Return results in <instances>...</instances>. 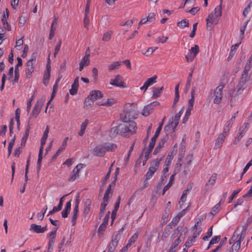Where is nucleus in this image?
Wrapping results in <instances>:
<instances>
[{
  "label": "nucleus",
  "instance_id": "obj_50",
  "mask_svg": "<svg viewBox=\"0 0 252 252\" xmlns=\"http://www.w3.org/2000/svg\"><path fill=\"white\" fill-rule=\"evenodd\" d=\"M118 244L115 242H111L108 245L107 252H113L117 247Z\"/></svg>",
  "mask_w": 252,
  "mask_h": 252
},
{
  "label": "nucleus",
  "instance_id": "obj_29",
  "mask_svg": "<svg viewBox=\"0 0 252 252\" xmlns=\"http://www.w3.org/2000/svg\"><path fill=\"white\" fill-rule=\"evenodd\" d=\"M105 152H114L117 148V146L114 143H107L103 144Z\"/></svg>",
  "mask_w": 252,
  "mask_h": 252
},
{
  "label": "nucleus",
  "instance_id": "obj_25",
  "mask_svg": "<svg viewBox=\"0 0 252 252\" xmlns=\"http://www.w3.org/2000/svg\"><path fill=\"white\" fill-rule=\"evenodd\" d=\"M57 23L58 18L55 17L53 19L51 24V30L49 37V39H52L55 34V31L56 30Z\"/></svg>",
  "mask_w": 252,
  "mask_h": 252
},
{
  "label": "nucleus",
  "instance_id": "obj_20",
  "mask_svg": "<svg viewBox=\"0 0 252 252\" xmlns=\"http://www.w3.org/2000/svg\"><path fill=\"white\" fill-rule=\"evenodd\" d=\"M227 135L224 134V133L222 132L219 135L216 140V142L214 145L215 149L219 148L222 146L223 142L224 141L225 138Z\"/></svg>",
  "mask_w": 252,
  "mask_h": 252
},
{
  "label": "nucleus",
  "instance_id": "obj_7",
  "mask_svg": "<svg viewBox=\"0 0 252 252\" xmlns=\"http://www.w3.org/2000/svg\"><path fill=\"white\" fill-rule=\"evenodd\" d=\"M45 98L44 97H42V98H41L40 99L36 101L32 110V112L30 114V119L35 118L37 117L43 105V104L45 102Z\"/></svg>",
  "mask_w": 252,
  "mask_h": 252
},
{
  "label": "nucleus",
  "instance_id": "obj_8",
  "mask_svg": "<svg viewBox=\"0 0 252 252\" xmlns=\"http://www.w3.org/2000/svg\"><path fill=\"white\" fill-rule=\"evenodd\" d=\"M249 124L248 123H245L243 125L240 127L239 129V132L237 133L235 137L233 143L235 145H237L241 140L242 137L245 134L246 131L249 129Z\"/></svg>",
  "mask_w": 252,
  "mask_h": 252
},
{
  "label": "nucleus",
  "instance_id": "obj_16",
  "mask_svg": "<svg viewBox=\"0 0 252 252\" xmlns=\"http://www.w3.org/2000/svg\"><path fill=\"white\" fill-rule=\"evenodd\" d=\"M103 144L97 145L93 150V154L97 157H103L106 153Z\"/></svg>",
  "mask_w": 252,
  "mask_h": 252
},
{
  "label": "nucleus",
  "instance_id": "obj_4",
  "mask_svg": "<svg viewBox=\"0 0 252 252\" xmlns=\"http://www.w3.org/2000/svg\"><path fill=\"white\" fill-rule=\"evenodd\" d=\"M245 236V231L240 232L238 229L236 230L232 237L229 240V244L234 242L231 249H233L234 252H237L240 247L242 241Z\"/></svg>",
  "mask_w": 252,
  "mask_h": 252
},
{
  "label": "nucleus",
  "instance_id": "obj_44",
  "mask_svg": "<svg viewBox=\"0 0 252 252\" xmlns=\"http://www.w3.org/2000/svg\"><path fill=\"white\" fill-rule=\"evenodd\" d=\"M112 33H113V32L111 31H109L107 32H106L104 33L103 35L102 40L104 41H109L111 38Z\"/></svg>",
  "mask_w": 252,
  "mask_h": 252
},
{
  "label": "nucleus",
  "instance_id": "obj_36",
  "mask_svg": "<svg viewBox=\"0 0 252 252\" xmlns=\"http://www.w3.org/2000/svg\"><path fill=\"white\" fill-rule=\"evenodd\" d=\"M116 102L115 99L111 98H108L106 101L103 102H98V105H103V106H111Z\"/></svg>",
  "mask_w": 252,
  "mask_h": 252
},
{
  "label": "nucleus",
  "instance_id": "obj_41",
  "mask_svg": "<svg viewBox=\"0 0 252 252\" xmlns=\"http://www.w3.org/2000/svg\"><path fill=\"white\" fill-rule=\"evenodd\" d=\"M122 62H115L108 65V67L109 70H113L119 68L122 64Z\"/></svg>",
  "mask_w": 252,
  "mask_h": 252
},
{
  "label": "nucleus",
  "instance_id": "obj_19",
  "mask_svg": "<svg viewBox=\"0 0 252 252\" xmlns=\"http://www.w3.org/2000/svg\"><path fill=\"white\" fill-rule=\"evenodd\" d=\"M183 109L180 110L178 113H176L174 117L172 118V120L171 123L174 125L173 126V131H175L177 126L179 124V121L180 119L181 116L183 113Z\"/></svg>",
  "mask_w": 252,
  "mask_h": 252
},
{
  "label": "nucleus",
  "instance_id": "obj_40",
  "mask_svg": "<svg viewBox=\"0 0 252 252\" xmlns=\"http://www.w3.org/2000/svg\"><path fill=\"white\" fill-rule=\"evenodd\" d=\"M164 143H165V141L163 139V140H161L159 142L158 146L156 147V148H155V149L154 150V155H157V154H158L159 152L160 149L162 147H163V146L164 145Z\"/></svg>",
  "mask_w": 252,
  "mask_h": 252
},
{
  "label": "nucleus",
  "instance_id": "obj_33",
  "mask_svg": "<svg viewBox=\"0 0 252 252\" xmlns=\"http://www.w3.org/2000/svg\"><path fill=\"white\" fill-rule=\"evenodd\" d=\"M56 231L57 230H55L54 231H52L49 233L50 235V239L48 243V245L50 246H53L55 242L56 236Z\"/></svg>",
  "mask_w": 252,
  "mask_h": 252
},
{
  "label": "nucleus",
  "instance_id": "obj_13",
  "mask_svg": "<svg viewBox=\"0 0 252 252\" xmlns=\"http://www.w3.org/2000/svg\"><path fill=\"white\" fill-rule=\"evenodd\" d=\"M157 76L155 75L146 80L143 85L140 88V90L145 92L147 89L157 82Z\"/></svg>",
  "mask_w": 252,
  "mask_h": 252
},
{
  "label": "nucleus",
  "instance_id": "obj_46",
  "mask_svg": "<svg viewBox=\"0 0 252 252\" xmlns=\"http://www.w3.org/2000/svg\"><path fill=\"white\" fill-rule=\"evenodd\" d=\"M112 193L111 191V187L110 185L107 189L105 191V192L104 194V196L103 198V200H106L108 202L109 198V194Z\"/></svg>",
  "mask_w": 252,
  "mask_h": 252
},
{
  "label": "nucleus",
  "instance_id": "obj_56",
  "mask_svg": "<svg viewBox=\"0 0 252 252\" xmlns=\"http://www.w3.org/2000/svg\"><path fill=\"white\" fill-rule=\"evenodd\" d=\"M193 104H194V103H193L188 102V107L187 109L186 110L185 115L190 116V114H191V111L193 109Z\"/></svg>",
  "mask_w": 252,
  "mask_h": 252
},
{
  "label": "nucleus",
  "instance_id": "obj_45",
  "mask_svg": "<svg viewBox=\"0 0 252 252\" xmlns=\"http://www.w3.org/2000/svg\"><path fill=\"white\" fill-rule=\"evenodd\" d=\"M192 71L190 72L189 74L188 77L187 78V83L185 86L186 91L187 92L189 89L191 80H192Z\"/></svg>",
  "mask_w": 252,
  "mask_h": 252
},
{
  "label": "nucleus",
  "instance_id": "obj_64",
  "mask_svg": "<svg viewBox=\"0 0 252 252\" xmlns=\"http://www.w3.org/2000/svg\"><path fill=\"white\" fill-rule=\"evenodd\" d=\"M168 37L167 36H164L163 35L159 36L157 38V41L158 43H164L168 40Z\"/></svg>",
  "mask_w": 252,
  "mask_h": 252
},
{
  "label": "nucleus",
  "instance_id": "obj_5",
  "mask_svg": "<svg viewBox=\"0 0 252 252\" xmlns=\"http://www.w3.org/2000/svg\"><path fill=\"white\" fill-rule=\"evenodd\" d=\"M162 159V158H157L152 161L148 171L144 176V179H145L146 180H149L153 177L158 169Z\"/></svg>",
  "mask_w": 252,
  "mask_h": 252
},
{
  "label": "nucleus",
  "instance_id": "obj_63",
  "mask_svg": "<svg viewBox=\"0 0 252 252\" xmlns=\"http://www.w3.org/2000/svg\"><path fill=\"white\" fill-rule=\"evenodd\" d=\"M220 239V236H215L213 237L210 242V245L217 244Z\"/></svg>",
  "mask_w": 252,
  "mask_h": 252
},
{
  "label": "nucleus",
  "instance_id": "obj_3",
  "mask_svg": "<svg viewBox=\"0 0 252 252\" xmlns=\"http://www.w3.org/2000/svg\"><path fill=\"white\" fill-rule=\"evenodd\" d=\"M222 14V8L221 5L217 6L214 10L206 18V26L208 31H211L214 26L218 24L220 17Z\"/></svg>",
  "mask_w": 252,
  "mask_h": 252
},
{
  "label": "nucleus",
  "instance_id": "obj_24",
  "mask_svg": "<svg viewBox=\"0 0 252 252\" xmlns=\"http://www.w3.org/2000/svg\"><path fill=\"white\" fill-rule=\"evenodd\" d=\"M79 86V77H77L74 80L71 85V88L69 90V93L71 95H75L77 93Z\"/></svg>",
  "mask_w": 252,
  "mask_h": 252
},
{
  "label": "nucleus",
  "instance_id": "obj_14",
  "mask_svg": "<svg viewBox=\"0 0 252 252\" xmlns=\"http://www.w3.org/2000/svg\"><path fill=\"white\" fill-rule=\"evenodd\" d=\"M156 19V14L154 12L148 14V16L145 18H142L138 24V29H139L141 25L147 23H151L154 21Z\"/></svg>",
  "mask_w": 252,
  "mask_h": 252
},
{
  "label": "nucleus",
  "instance_id": "obj_15",
  "mask_svg": "<svg viewBox=\"0 0 252 252\" xmlns=\"http://www.w3.org/2000/svg\"><path fill=\"white\" fill-rule=\"evenodd\" d=\"M110 84L122 88H126L127 87L126 84L122 81V77L120 75H117L114 79H111Z\"/></svg>",
  "mask_w": 252,
  "mask_h": 252
},
{
  "label": "nucleus",
  "instance_id": "obj_59",
  "mask_svg": "<svg viewBox=\"0 0 252 252\" xmlns=\"http://www.w3.org/2000/svg\"><path fill=\"white\" fill-rule=\"evenodd\" d=\"M252 6V1H250L249 4L247 6L243 11V15L244 17H246L250 11V8Z\"/></svg>",
  "mask_w": 252,
  "mask_h": 252
},
{
  "label": "nucleus",
  "instance_id": "obj_17",
  "mask_svg": "<svg viewBox=\"0 0 252 252\" xmlns=\"http://www.w3.org/2000/svg\"><path fill=\"white\" fill-rule=\"evenodd\" d=\"M103 97L102 93L98 90H94L91 92L89 96L88 97L92 102H94L98 99Z\"/></svg>",
  "mask_w": 252,
  "mask_h": 252
},
{
  "label": "nucleus",
  "instance_id": "obj_12",
  "mask_svg": "<svg viewBox=\"0 0 252 252\" xmlns=\"http://www.w3.org/2000/svg\"><path fill=\"white\" fill-rule=\"evenodd\" d=\"M199 47L197 45L192 47L189 50V54L186 56L187 61L188 62L192 61L199 53Z\"/></svg>",
  "mask_w": 252,
  "mask_h": 252
},
{
  "label": "nucleus",
  "instance_id": "obj_34",
  "mask_svg": "<svg viewBox=\"0 0 252 252\" xmlns=\"http://www.w3.org/2000/svg\"><path fill=\"white\" fill-rule=\"evenodd\" d=\"M163 90V87H154L153 88V97L156 98L160 95L161 92Z\"/></svg>",
  "mask_w": 252,
  "mask_h": 252
},
{
  "label": "nucleus",
  "instance_id": "obj_58",
  "mask_svg": "<svg viewBox=\"0 0 252 252\" xmlns=\"http://www.w3.org/2000/svg\"><path fill=\"white\" fill-rule=\"evenodd\" d=\"M90 25V16L85 15L84 18V26L88 29Z\"/></svg>",
  "mask_w": 252,
  "mask_h": 252
},
{
  "label": "nucleus",
  "instance_id": "obj_27",
  "mask_svg": "<svg viewBox=\"0 0 252 252\" xmlns=\"http://www.w3.org/2000/svg\"><path fill=\"white\" fill-rule=\"evenodd\" d=\"M78 213L79 209H78V205L76 204L73 208L71 217V222L72 226L75 225L76 224V220L78 216Z\"/></svg>",
  "mask_w": 252,
  "mask_h": 252
},
{
  "label": "nucleus",
  "instance_id": "obj_28",
  "mask_svg": "<svg viewBox=\"0 0 252 252\" xmlns=\"http://www.w3.org/2000/svg\"><path fill=\"white\" fill-rule=\"evenodd\" d=\"M176 173L173 174L170 177V180L168 183V184L164 187L162 190V195H164L165 192L169 189L173 185V182L175 179V176Z\"/></svg>",
  "mask_w": 252,
  "mask_h": 252
},
{
  "label": "nucleus",
  "instance_id": "obj_21",
  "mask_svg": "<svg viewBox=\"0 0 252 252\" xmlns=\"http://www.w3.org/2000/svg\"><path fill=\"white\" fill-rule=\"evenodd\" d=\"M68 140V137H66L63 139V141L62 143V146L59 148L58 151L56 152V154L53 156L52 159H56L57 157H58L61 153H62L67 145V141Z\"/></svg>",
  "mask_w": 252,
  "mask_h": 252
},
{
  "label": "nucleus",
  "instance_id": "obj_32",
  "mask_svg": "<svg viewBox=\"0 0 252 252\" xmlns=\"http://www.w3.org/2000/svg\"><path fill=\"white\" fill-rule=\"evenodd\" d=\"M248 22L249 20H247L244 23L243 25L240 27L239 39L241 40V41H242V40L244 38L245 31L247 28Z\"/></svg>",
  "mask_w": 252,
  "mask_h": 252
},
{
  "label": "nucleus",
  "instance_id": "obj_61",
  "mask_svg": "<svg viewBox=\"0 0 252 252\" xmlns=\"http://www.w3.org/2000/svg\"><path fill=\"white\" fill-rule=\"evenodd\" d=\"M23 37H22L21 38L19 39L18 40H17L16 41V46L15 47L17 48L18 50H20L21 49V47L23 44Z\"/></svg>",
  "mask_w": 252,
  "mask_h": 252
},
{
  "label": "nucleus",
  "instance_id": "obj_52",
  "mask_svg": "<svg viewBox=\"0 0 252 252\" xmlns=\"http://www.w3.org/2000/svg\"><path fill=\"white\" fill-rule=\"evenodd\" d=\"M193 235L191 237L193 238L196 240V238H197L199 235L200 234L201 232H202V228L201 227H199L198 229L195 228V229H193Z\"/></svg>",
  "mask_w": 252,
  "mask_h": 252
},
{
  "label": "nucleus",
  "instance_id": "obj_11",
  "mask_svg": "<svg viewBox=\"0 0 252 252\" xmlns=\"http://www.w3.org/2000/svg\"><path fill=\"white\" fill-rule=\"evenodd\" d=\"M162 126H163V121L159 124V126L158 127V128L157 129V130H156L154 136L152 138V139L151 140V141L149 144V152H152L153 149L154 148L155 143H156L157 138H158V137L159 135V134L162 129Z\"/></svg>",
  "mask_w": 252,
  "mask_h": 252
},
{
  "label": "nucleus",
  "instance_id": "obj_54",
  "mask_svg": "<svg viewBox=\"0 0 252 252\" xmlns=\"http://www.w3.org/2000/svg\"><path fill=\"white\" fill-rule=\"evenodd\" d=\"M43 150L41 148H39V154H38V158L37 160V165L39 166H41L42 160L43 158Z\"/></svg>",
  "mask_w": 252,
  "mask_h": 252
},
{
  "label": "nucleus",
  "instance_id": "obj_35",
  "mask_svg": "<svg viewBox=\"0 0 252 252\" xmlns=\"http://www.w3.org/2000/svg\"><path fill=\"white\" fill-rule=\"evenodd\" d=\"M175 155V153L174 151L171 152L167 156L165 161V165L166 166H170L171 163V161L172 160L174 156Z\"/></svg>",
  "mask_w": 252,
  "mask_h": 252
},
{
  "label": "nucleus",
  "instance_id": "obj_53",
  "mask_svg": "<svg viewBox=\"0 0 252 252\" xmlns=\"http://www.w3.org/2000/svg\"><path fill=\"white\" fill-rule=\"evenodd\" d=\"M240 191H241V189H237L234 190L231 195L229 198L228 203H231L232 201V200H233V199L235 198L236 195L237 194H238Z\"/></svg>",
  "mask_w": 252,
  "mask_h": 252
},
{
  "label": "nucleus",
  "instance_id": "obj_6",
  "mask_svg": "<svg viewBox=\"0 0 252 252\" xmlns=\"http://www.w3.org/2000/svg\"><path fill=\"white\" fill-rule=\"evenodd\" d=\"M224 86V84L221 83L219 85V86L214 90L212 93V97H214V103L217 104L220 103L223 95L222 90Z\"/></svg>",
  "mask_w": 252,
  "mask_h": 252
},
{
  "label": "nucleus",
  "instance_id": "obj_55",
  "mask_svg": "<svg viewBox=\"0 0 252 252\" xmlns=\"http://www.w3.org/2000/svg\"><path fill=\"white\" fill-rule=\"evenodd\" d=\"M169 167V166H166L165 165H164V168H163V171H162L163 175L161 176V178L163 180V178H166L169 175V174H168Z\"/></svg>",
  "mask_w": 252,
  "mask_h": 252
},
{
  "label": "nucleus",
  "instance_id": "obj_49",
  "mask_svg": "<svg viewBox=\"0 0 252 252\" xmlns=\"http://www.w3.org/2000/svg\"><path fill=\"white\" fill-rule=\"evenodd\" d=\"M192 159V155H189L187 156L184 161V164H185L186 166H189L191 164Z\"/></svg>",
  "mask_w": 252,
  "mask_h": 252
},
{
  "label": "nucleus",
  "instance_id": "obj_2",
  "mask_svg": "<svg viewBox=\"0 0 252 252\" xmlns=\"http://www.w3.org/2000/svg\"><path fill=\"white\" fill-rule=\"evenodd\" d=\"M251 85L249 72H247L246 73L243 71L238 84L236 86L235 94H233L234 91L232 93L231 92L228 93V97L230 99L231 106L234 105L236 101L238 100V95L241 94L245 89L250 87Z\"/></svg>",
  "mask_w": 252,
  "mask_h": 252
},
{
  "label": "nucleus",
  "instance_id": "obj_62",
  "mask_svg": "<svg viewBox=\"0 0 252 252\" xmlns=\"http://www.w3.org/2000/svg\"><path fill=\"white\" fill-rule=\"evenodd\" d=\"M243 198H250V200L252 199V185L248 191L243 195Z\"/></svg>",
  "mask_w": 252,
  "mask_h": 252
},
{
  "label": "nucleus",
  "instance_id": "obj_9",
  "mask_svg": "<svg viewBox=\"0 0 252 252\" xmlns=\"http://www.w3.org/2000/svg\"><path fill=\"white\" fill-rule=\"evenodd\" d=\"M84 167V165L83 164H78L73 169L71 172L68 179V181L69 182H73L76 179H78L79 177V172L81 169H82Z\"/></svg>",
  "mask_w": 252,
  "mask_h": 252
},
{
  "label": "nucleus",
  "instance_id": "obj_37",
  "mask_svg": "<svg viewBox=\"0 0 252 252\" xmlns=\"http://www.w3.org/2000/svg\"><path fill=\"white\" fill-rule=\"evenodd\" d=\"M88 124L89 120L88 119L85 120V121L81 125L80 130L78 132L79 136H82L83 135Z\"/></svg>",
  "mask_w": 252,
  "mask_h": 252
},
{
  "label": "nucleus",
  "instance_id": "obj_10",
  "mask_svg": "<svg viewBox=\"0 0 252 252\" xmlns=\"http://www.w3.org/2000/svg\"><path fill=\"white\" fill-rule=\"evenodd\" d=\"M35 63V58L29 60L26 65V74L27 78H30L34 71V64Z\"/></svg>",
  "mask_w": 252,
  "mask_h": 252
},
{
  "label": "nucleus",
  "instance_id": "obj_43",
  "mask_svg": "<svg viewBox=\"0 0 252 252\" xmlns=\"http://www.w3.org/2000/svg\"><path fill=\"white\" fill-rule=\"evenodd\" d=\"M50 77V73H49L48 72H44L43 79V83L45 86H47L48 85Z\"/></svg>",
  "mask_w": 252,
  "mask_h": 252
},
{
  "label": "nucleus",
  "instance_id": "obj_38",
  "mask_svg": "<svg viewBox=\"0 0 252 252\" xmlns=\"http://www.w3.org/2000/svg\"><path fill=\"white\" fill-rule=\"evenodd\" d=\"M252 66V55L249 57L245 66L244 69V71H245L246 73L249 72V70L251 68Z\"/></svg>",
  "mask_w": 252,
  "mask_h": 252
},
{
  "label": "nucleus",
  "instance_id": "obj_47",
  "mask_svg": "<svg viewBox=\"0 0 252 252\" xmlns=\"http://www.w3.org/2000/svg\"><path fill=\"white\" fill-rule=\"evenodd\" d=\"M30 126H28L27 129H26V130L25 131V134L24 135L23 138H22V144H25L28 139V138L29 136V133H30Z\"/></svg>",
  "mask_w": 252,
  "mask_h": 252
},
{
  "label": "nucleus",
  "instance_id": "obj_31",
  "mask_svg": "<svg viewBox=\"0 0 252 252\" xmlns=\"http://www.w3.org/2000/svg\"><path fill=\"white\" fill-rule=\"evenodd\" d=\"M152 109L153 106L152 103L145 106L144 107L143 111L142 112V115L144 116H147L149 115L151 113Z\"/></svg>",
  "mask_w": 252,
  "mask_h": 252
},
{
  "label": "nucleus",
  "instance_id": "obj_18",
  "mask_svg": "<svg viewBox=\"0 0 252 252\" xmlns=\"http://www.w3.org/2000/svg\"><path fill=\"white\" fill-rule=\"evenodd\" d=\"M9 15V11L7 9L5 10V13H4L1 18V22L3 24V27L5 29L9 31L11 30V26L8 24L7 19L8 18Z\"/></svg>",
  "mask_w": 252,
  "mask_h": 252
},
{
  "label": "nucleus",
  "instance_id": "obj_60",
  "mask_svg": "<svg viewBox=\"0 0 252 252\" xmlns=\"http://www.w3.org/2000/svg\"><path fill=\"white\" fill-rule=\"evenodd\" d=\"M93 103L94 102H92V101L90 100V98L89 97H87L85 101L84 108L85 109L90 108L93 105Z\"/></svg>",
  "mask_w": 252,
  "mask_h": 252
},
{
  "label": "nucleus",
  "instance_id": "obj_48",
  "mask_svg": "<svg viewBox=\"0 0 252 252\" xmlns=\"http://www.w3.org/2000/svg\"><path fill=\"white\" fill-rule=\"evenodd\" d=\"M195 241L196 240L193 238L189 237L185 244V246L186 247L185 248H189L192 245L193 243L195 242Z\"/></svg>",
  "mask_w": 252,
  "mask_h": 252
},
{
  "label": "nucleus",
  "instance_id": "obj_26",
  "mask_svg": "<svg viewBox=\"0 0 252 252\" xmlns=\"http://www.w3.org/2000/svg\"><path fill=\"white\" fill-rule=\"evenodd\" d=\"M84 203V213L85 216L87 215L91 209V206L92 205V201L90 199H87L83 202Z\"/></svg>",
  "mask_w": 252,
  "mask_h": 252
},
{
  "label": "nucleus",
  "instance_id": "obj_1",
  "mask_svg": "<svg viewBox=\"0 0 252 252\" xmlns=\"http://www.w3.org/2000/svg\"><path fill=\"white\" fill-rule=\"evenodd\" d=\"M127 112L126 116L123 119V123L112 127L109 134L111 137H115L118 135L125 137H129L136 132L137 127L135 122L130 121V115Z\"/></svg>",
  "mask_w": 252,
  "mask_h": 252
},
{
  "label": "nucleus",
  "instance_id": "obj_51",
  "mask_svg": "<svg viewBox=\"0 0 252 252\" xmlns=\"http://www.w3.org/2000/svg\"><path fill=\"white\" fill-rule=\"evenodd\" d=\"M213 234V226H211L208 229L206 235L202 238L204 241H207L211 237Z\"/></svg>",
  "mask_w": 252,
  "mask_h": 252
},
{
  "label": "nucleus",
  "instance_id": "obj_23",
  "mask_svg": "<svg viewBox=\"0 0 252 252\" xmlns=\"http://www.w3.org/2000/svg\"><path fill=\"white\" fill-rule=\"evenodd\" d=\"M90 63V58L88 57V55L84 56L79 63V71H81L84 67L89 65Z\"/></svg>",
  "mask_w": 252,
  "mask_h": 252
},
{
  "label": "nucleus",
  "instance_id": "obj_42",
  "mask_svg": "<svg viewBox=\"0 0 252 252\" xmlns=\"http://www.w3.org/2000/svg\"><path fill=\"white\" fill-rule=\"evenodd\" d=\"M232 125V124L227 121L225 124L222 133H224V134L227 135Z\"/></svg>",
  "mask_w": 252,
  "mask_h": 252
},
{
  "label": "nucleus",
  "instance_id": "obj_22",
  "mask_svg": "<svg viewBox=\"0 0 252 252\" xmlns=\"http://www.w3.org/2000/svg\"><path fill=\"white\" fill-rule=\"evenodd\" d=\"M30 230L32 231L37 233H42L47 230L46 227H42L40 225H37L35 224H32L30 226Z\"/></svg>",
  "mask_w": 252,
  "mask_h": 252
},
{
  "label": "nucleus",
  "instance_id": "obj_30",
  "mask_svg": "<svg viewBox=\"0 0 252 252\" xmlns=\"http://www.w3.org/2000/svg\"><path fill=\"white\" fill-rule=\"evenodd\" d=\"M181 236V234H180V235L178 236V238L174 242L172 246L171 247L169 252H175L176 251L179 244L181 242V241L180 240Z\"/></svg>",
  "mask_w": 252,
  "mask_h": 252
},
{
  "label": "nucleus",
  "instance_id": "obj_39",
  "mask_svg": "<svg viewBox=\"0 0 252 252\" xmlns=\"http://www.w3.org/2000/svg\"><path fill=\"white\" fill-rule=\"evenodd\" d=\"M189 22L188 20L183 19L180 22L177 23L178 27L180 28L183 29L186 27H188L189 26Z\"/></svg>",
  "mask_w": 252,
  "mask_h": 252
},
{
  "label": "nucleus",
  "instance_id": "obj_57",
  "mask_svg": "<svg viewBox=\"0 0 252 252\" xmlns=\"http://www.w3.org/2000/svg\"><path fill=\"white\" fill-rule=\"evenodd\" d=\"M220 207V201L212 209L211 213L213 215H215L219 211Z\"/></svg>",
  "mask_w": 252,
  "mask_h": 252
}]
</instances>
